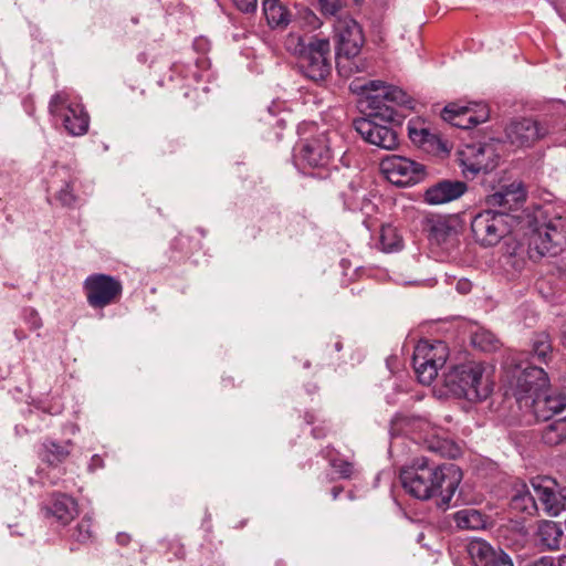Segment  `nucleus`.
<instances>
[{
  "mask_svg": "<svg viewBox=\"0 0 566 566\" xmlns=\"http://www.w3.org/2000/svg\"><path fill=\"white\" fill-rule=\"evenodd\" d=\"M364 88L368 92L366 117L354 122L356 132L367 143L379 148L392 150L398 144V133L388 124L400 125L403 116L394 105L411 107V98L400 87L387 85L381 81H370Z\"/></svg>",
  "mask_w": 566,
  "mask_h": 566,
  "instance_id": "nucleus-1",
  "label": "nucleus"
},
{
  "mask_svg": "<svg viewBox=\"0 0 566 566\" xmlns=\"http://www.w3.org/2000/svg\"><path fill=\"white\" fill-rule=\"evenodd\" d=\"M399 478L411 496L422 501L436 499L438 506L448 507L462 480V472L455 464L436 465L421 458L401 469Z\"/></svg>",
  "mask_w": 566,
  "mask_h": 566,
  "instance_id": "nucleus-2",
  "label": "nucleus"
},
{
  "mask_svg": "<svg viewBox=\"0 0 566 566\" xmlns=\"http://www.w3.org/2000/svg\"><path fill=\"white\" fill-rule=\"evenodd\" d=\"M504 396L513 397L520 408H530L537 420L546 421L566 407L563 394L549 392V380L545 370L539 366L522 369L516 364L509 380H505Z\"/></svg>",
  "mask_w": 566,
  "mask_h": 566,
  "instance_id": "nucleus-3",
  "label": "nucleus"
},
{
  "mask_svg": "<svg viewBox=\"0 0 566 566\" xmlns=\"http://www.w3.org/2000/svg\"><path fill=\"white\" fill-rule=\"evenodd\" d=\"M285 48L298 60L300 71L314 82L325 81L331 74V43L327 38H305L290 33Z\"/></svg>",
  "mask_w": 566,
  "mask_h": 566,
  "instance_id": "nucleus-4",
  "label": "nucleus"
},
{
  "mask_svg": "<svg viewBox=\"0 0 566 566\" xmlns=\"http://www.w3.org/2000/svg\"><path fill=\"white\" fill-rule=\"evenodd\" d=\"M444 386L450 392L469 401L485 400L494 382L481 363L468 361L452 367L444 375Z\"/></svg>",
  "mask_w": 566,
  "mask_h": 566,
  "instance_id": "nucleus-5",
  "label": "nucleus"
},
{
  "mask_svg": "<svg viewBox=\"0 0 566 566\" xmlns=\"http://www.w3.org/2000/svg\"><path fill=\"white\" fill-rule=\"evenodd\" d=\"M530 253L537 256L557 255L566 248V218L556 216L534 228L528 241Z\"/></svg>",
  "mask_w": 566,
  "mask_h": 566,
  "instance_id": "nucleus-6",
  "label": "nucleus"
},
{
  "mask_svg": "<svg viewBox=\"0 0 566 566\" xmlns=\"http://www.w3.org/2000/svg\"><path fill=\"white\" fill-rule=\"evenodd\" d=\"M52 116L62 120L71 136H83L90 126V116L81 103L72 102L65 91L55 93L49 103Z\"/></svg>",
  "mask_w": 566,
  "mask_h": 566,
  "instance_id": "nucleus-7",
  "label": "nucleus"
},
{
  "mask_svg": "<svg viewBox=\"0 0 566 566\" xmlns=\"http://www.w3.org/2000/svg\"><path fill=\"white\" fill-rule=\"evenodd\" d=\"M334 38L336 41L337 66L345 67L343 60L347 63L356 57L364 43L365 36L361 27L353 18L338 17L334 23Z\"/></svg>",
  "mask_w": 566,
  "mask_h": 566,
  "instance_id": "nucleus-8",
  "label": "nucleus"
},
{
  "mask_svg": "<svg viewBox=\"0 0 566 566\" xmlns=\"http://www.w3.org/2000/svg\"><path fill=\"white\" fill-rule=\"evenodd\" d=\"M447 346L443 342L430 344L421 340L417 344L412 355V365L419 381L430 385L438 375V370L444 365Z\"/></svg>",
  "mask_w": 566,
  "mask_h": 566,
  "instance_id": "nucleus-9",
  "label": "nucleus"
},
{
  "mask_svg": "<svg viewBox=\"0 0 566 566\" xmlns=\"http://www.w3.org/2000/svg\"><path fill=\"white\" fill-rule=\"evenodd\" d=\"M87 304L92 308H104L119 301L123 293L122 282L107 274L94 273L83 282Z\"/></svg>",
  "mask_w": 566,
  "mask_h": 566,
  "instance_id": "nucleus-10",
  "label": "nucleus"
},
{
  "mask_svg": "<svg viewBox=\"0 0 566 566\" xmlns=\"http://www.w3.org/2000/svg\"><path fill=\"white\" fill-rule=\"evenodd\" d=\"M507 218V213L491 209L478 213L471 222L475 241L484 247L497 244L510 232Z\"/></svg>",
  "mask_w": 566,
  "mask_h": 566,
  "instance_id": "nucleus-11",
  "label": "nucleus"
},
{
  "mask_svg": "<svg viewBox=\"0 0 566 566\" xmlns=\"http://www.w3.org/2000/svg\"><path fill=\"white\" fill-rule=\"evenodd\" d=\"M380 170L391 184L399 187L418 184L426 177L422 164L397 155L385 157L380 161Z\"/></svg>",
  "mask_w": 566,
  "mask_h": 566,
  "instance_id": "nucleus-12",
  "label": "nucleus"
},
{
  "mask_svg": "<svg viewBox=\"0 0 566 566\" xmlns=\"http://www.w3.org/2000/svg\"><path fill=\"white\" fill-rule=\"evenodd\" d=\"M552 342L549 335L546 333L535 334L530 344V349L525 353L515 354L507 358V374L509 380L513 371L516 369V364L522 366V369L530 366H537L536 364H547L552 357Z\"/></svg>",
  "mask_w": 566,
  "mask_h": 566,
  "instance_id": "nucleus-13",
  "label": "nucleus"
},
{
  "mask_svg": "<svg viewBox=\"0 0 566 566\" xmlns=\"http://www.w3.org/2000/svg\"><path fill=\"white\" fill-rule=\"evenodd\" d=\"M489 116L490 112L488 106L478 103L470 105L450 103L441 113L443 120L462 129H470L481 123H484L489 119Z\"/></svg>",
  "mask_w": 566,
  "mask_h": 566,
  "instance_id": "nucleus-14",
  "label": "nucleus"
},
{
  "mask_svg": "<svg viewBox=\"0 0 566 566\" xmlns=\"http://www.w3.org/2000/svg\"><path fill=\"white\" fill-rule=\"evenodd\" d=\"M329 138L322 134L305 140L295 155L297 165L303 168H326L332 160Z\"/></svg>",
  "mask_w": 566,
  "mask_h": 566,
  "instance_id": "nucleus-15",
  "label": "nucleus"
},
{
  "mask_svg": "<svg viewBox=\"0 0 566 566\" xmlns=\"http://www.w3.org/2000/svg\"><path fill=\"white\" fill-rule=\"evenodd\" d=\"M547 134L545 126L530 118L512 122L505 129L506 140L516 148L531 147Z\"/></svg>",
  "mask_w": 566,
  "mask_h": 566,
  "instance_id": "nucleus-16",
  "label": "nucleus"
},
{
  "mask_svg": "<svg viewBox=\"0 0 566 566\" xmlns=\"http://www.w3.org/2000/svg\"><path fill=\"white\" fill-rule=\"evenodd\" d=\"M474 566H513L510 556L501 548H493L481 538L472 539L467 547Z\"/></svg>",
  "mask_w": 566,
  "mask_h": 566,
  "instance_id": "nucleus-17",
  "label": "nucleus"
},
{
  "mask_svg": "<svg viewBox=\"0 0 566 566\" xmlns=\"http://www.w3.org/2000/svg\"><path fill=\"white\" fill-rule=\"evenodd\" d=\"M525 196L522 182H512L489 195L485 202L490 208H501V212L506 213L516 209L525 200Z\"/></svg>",
  "mask_w": 566,
  "mask_h": 566,
  "instance_id": "nucleus-18",
  "label": "nucleus"
},
{
  "mask_svg": "<svg viewBox=\"0 0 566 566\" xmlns=\"http://www.w3.org/2000/svg\"><path fill=\"white\" fill-rule=\"evenodd\" d=\"M491 147L482 144L465 145L464 148L458 151L460 166L462 172L468 176L471 174L475 176L480 171H486L490 167L486 160V151Z\"/></svg>",
  "mask_w": 566,
  "mask_h": 566,
  "instance_id": "nucleus-19",
  "label": "nucleus"
},
{
  "mask_svg": "<svg viewBox=\"0 0 566 566\" xmlns=\"http://www.w3.org/2000/svg\"><path fill=\"white\" fill-rule=\"evenodd\" d=\"M467 189L463 181L441 180L426 190L424 200L429 205H443L460 198Z\"/></svg>",
  "mask_w": 566,
  "mask_h": 566,
  "instance_id": "nucleus-20",
  "label": "nucleus"
},
{
  "mask_svg": "<svg viewBox=\"0 0 566 566\" xmlns=\"http://www.w3.org/2000/svg\"><path fill=\"white\" fill-rule=\"evenodd\" d=\"M408 135L413 144L422 147L426 151H447V147L440 137L431 133L427 127L418 126V123H408Z\"/></svg>",
  "mask_w": 566,
  "mask_h": 566,
  "instance_id": "nucleus-21",
  "label": "nucleus"
},
{
  "mask_svg": "<svg viewBox=\"0 0 566 566\" xmlns=\"http://www.w3.org/2000/svg\"><path fill=\"white\" fill-rule=\"evenodd\" d=\"M262 11L271 29H285L292 14L281 0H262Z\"/></svg>",
  "mask_w": 566,
  "mask_h": 566,
  "instance_id": "nucleus-22",
  "label": "nucleus"
},
{
  "mask_svg": "<svg viewBox=\"0 0 566 566\" xmlns=\"http://www.w3.org/2000/svg\"><path fill=\"white\" fill-rule=\"evenodd\" d=\"M563 535L562 527L553 521H543L536 532L538 545L546 551H558Z\"/></svg>",
  "mask_w": 566,
  "mask_h": 566,
  "instance_id": "nucleus-23",
  "label": "nucleus"
},
{
  "mask_svg": "<svg viewBox=\"0 0 566 566\" xmlns=\"http://www.w3.org/2000/svg\"><path fill=\"white\" fill-rule=\"evenodd\" d=\"M46 511L48 514L54 516L60 523L69 524L77 515V504L71 496L57 494Z\"/></svg>",
  "mask_w": 566,
  "mask_h": 566,
  "instance_id": "nucleus-24",
  "label": "nucleus"
},
{
  "mask_svg": "<svg viewBox=\"0 0 566 566\" xmlns=\"http://www.w3.org/2000/svg\"><path fill=\"white\" fill-rule=\"evenodd\" d=\"M458 231L446 219H436L430 223L429 238L437 244H447L457 240Z\"/></svg>",
  "mask_w": 566,
  "mask_h": 566,
  "instance_id": "nucleus-25",
  "label": "nucleus"
},
{
  "mask_svg": "<svg viewBox=\"0 0 566 566\" xmlns=\"http://www.w3.org/2000/svg\"><path fill=\"white\" fill-rule=\"evenodd\" d=\"M43 453L42 458L45 462L51 465H56L63 462L71 453V442L67 441L64 444H60L52 440H46L42 444Z\"/></svg>",
  "mask_w": 566,
  "mask_h": 566,
  "instance_id": "nucleus-26",
  "label": "nucleus"
},
{
  "mask_svg": "<svg viewBox=\"0 0 566 566\" xmlns=\"http://www.w3.org/2000/svg\"><path fill=\"white\" fill-rule=\"evenodd\" d=\"M457 526L464 530H481L485 526V516L475 509H464L455 513Z\"/></svg>",
  "mask_w": 566,
  "mask_h": 566,
  "instance_id": "nucleus-27",
  "label": "nucleus"
},
{
  "mask_svg": "<svg viewBox=\"0 0 566 566\" xmlns=\"http://www.w3.org/2000/svg\"><path fill=\"white\" fill-rule=\"evenodd\" d=\"M511 506L515 511H520L527 515H534L538 507L534 495L523 485V490L517 491L511 500Z\"/></svg>",
  "mask_w": 566,
  "mask_h": 566,
  "instance_id": "nucleus-28",
  "label": "nucleus"
},
{
  "mask_svg": "<svg viewBox=\"0 0 566 566\" xmlns=\"http://www.w3.org/2000/svg\"><path fill=\"white\" fill-rule=\"evenodd\" d=\"M543 442L547 446H557L566 440V418L555 420L547 424L542 432Z\"/></svg>",
  "mask_w": 566,
  "mask_h": 566,
  "instance_id": "nucleus-29",
  "label": "nucleus"
},
{
  "mask_svg": "<svg viewBox=\"0 0 566 566\" xmlns=\"http://www.w3.org/2000/svg\"><path fill=\"white\" fill-rule=\"evenodd\" d=\"M379 244L384 252H395L402 248V240L396 228L384 226L380 230Z\"/></svg>",
  "mask_w": 566,
  "mask_h": 566,
  "instance_id": "nucleus-30",
  "label": "nucleus"
},
{
  "mask_svg": "<svg viewBox=\"0 0 566 566\" xmlns=\"http://www.w3.org/2000/svg\"><path fill=\"white\" fill-rule=\"evenodd\" d=\"M531 485L534 491V497H537L538 501L544 505V503L555 490L556 482L549 476H536L531 480Z\"/></svg>",
  "mask_w": 566,
  "mask_h": 566,
  "instance_id": "nucleus-31",
  "label": "nucleus"
},
{
  "mask_svg": "<svg viewBox=\"0 0 566 566\" xmlns=\"http://www.w3.org/2000/svg\"><path fill=\"white\" fill-rule=\"evenodd\" d=\"M531 485L534 491V497H537L538 501L544 505V503L555 490L556 482L549 476H536L531 480Z\"/></svg>",
  "mask_w": 566,
  "mask_h": 566,
  "instance_id": "nucleus-32",
  "label": "nucleus"
},
{
  "mask_svg": "<svg viewBox=\"0 0 566 566\" xmlns=\"http://www.w3.org/2000/svg\"><path fill=\"white\" fill-rule=\"evenodd\" d=\"M428 449L448 458H455L460 452L451 440L440 437H433L432 440L428 441Z\"/></svg>",
  "mask_w": 566,
  "mask_h": 566,
  "instance_id": "nucleus-33",
  "label": "nucleus"
},
{
  "mask_svg": "<svg viewBox=\"0 0 566 566\" xmlns=\"http://www.w3.org/2000/svg\"><path fill=\"white\" fill-rule=\"evenodd\" d=\"M472 344L483 352H492L499 347L500 342L492 332L480 329L473 334Z\"/></svg>",
  "mask_w": 566,
  "mask_h": 566,
  "instance_id": "nucleus-34",
  "label": "nucleus"
},
{
  "mask_svg": "<svg viewBox=\"0 0 566 566\" xmlns=\"http://www.w3.org/2000/svg\"><path fill=\"white\" fill-rule=\"evenodd\" d=\"M296 21L298 25L307 31H315L322 27V20L308 8H301L297 11Z\"/></svg>",
  "mask_w": 566,
  "mask_h": 566,
  "instance_id": "nucleus-35",
  "label": "nucleus"
},
{
  "mask_svg": "<svg viewBox=\"0 0 566 566\" xmlns=\"http://www.w3.org/2000/svg\"><path fill=\"white\" fill-rule=\"evenodd\" d=\"M76 177H71L69 181L59 190L56 195V199L61 202L62 206L72 207L75 205L77 197L74 193V185L76 182Z\"/></svg>",
  "mask_w": 566,
  "mask_h": 566,
  "instance_id": "nucleus-36",
  "label": "nucleus"
},
{
  "mask_svg": "<svg viewBox=\"0 0 566 566\" xmlns=\"http://www.w3.org/2000/svg\"><path fill=\"white\" fill-rule=\"evenodd\" d=\"M72 536L80 543H85L92 537V521L91 518H82L76 525Z\"/></svg>",
  "mask_w": 566,
  "mask_h": 566,
  "instance_id": "nucleus-37",
  "label": "nucleus"
},
{
  "mask_svg": "<svg viewBox=\"0 0 566 566\" xmlns=\"http://www.w3.org/2000/svg\"><path fill=\"white\" fill-rule=\"evenodd\" d=\"M543 507L549 516H557L564 509L562 505V494L556 493L554 490L547 501L544 503Z\"/></svg>",
  "mask_w": 566,
  "mask_h": 566,
  "instance_id": "nucleus-38",
  "label": "nucleus"
},
{
  "mask_svg": "<svg viewBox=\"0 0 566 566\" xmlns=\"http://www.w3.org/2000/svg\"><path fill=\"white\" fill-rule=\"evenodd\" d=\"M329 464L342 479H350L354 474V464L347 460L333 459Z\"/></svg>",
  "mask_w": 566,
  "mask_h": 566,
  "instance_id": "nucleus-39",
  "label": "nucleus"
},
{
  "mask_svg": "<svg viewBox=\"0 0 566 566\" xmlns=\"http://www.w3.org/2000/svg\"><path fill=\"white\" fill-rule=\"evenodd\" d=\"M324 15H336L345 3V0H318Z\"/></svg>",
  "mask_w": 566,
  "mask_h": 566,
  "instance_id": "nucleus-40",
  "label": "nucleus"
},
{
  "mask_svg": "<svg viewBox=\"0 0 566 566\" xmlns=\"http://www.w3.org/2000/svg\"><path fill=\"white\" fill-rule=\"evenodd\" d=\"M233 2L235 7L244 13L255 12L258 8V0H233Z\"/></svg>",
  "mask_w": 566,
  "mask_h": 566,
  "instance_id": "nucleus-41",
  "label": "nucleus"
},
{
  "mask_svg": "<svg viewBox=\"0 0 566 566\" xmlns=\"http://www.w3.org/2000/svg\"><path fill=\"white\" fill-rule=\"evenodd\" d=\"M527 566H556V562L552 556H542L528 563Z\"/></svg>",
  "mask_w": 566,
  "mask_h": 566,
  "instance_id": "nucleus-42",
  "label": "nucleus"
},
{
  "mask_svg": "<svg viewBox=\"0 0 566 566\" xmlns=\"http://www.w3.org/2000/svg\"><path fill=\"white\" fill-rule=\"evenodd\" d=\"M103 467H104L103 459L98 454H94L91 458V462L88 464V470L91 472H94L95 470L101 469Z\"/></svg>",
  "mask_w": 566,
  "mask_h": 566,
  "instance_id": "nucleus-43",
  "label": "nucleus"
},
{
  "mask_svg": "<svg viewBox=\"0 0 566 566\" xmlns=\"http://www.w3.org/2000/svg\"><path fill=\"white\" fill-rule=\"evenodd\" d=\"M116 541L119 545L125 546L130 542V536L126 533H119L116 536Z\"/></svg>",
  "mask_w": 566,
  "mask_h": 566,
  "instance_id": "nucleus-44",
  "label": "nucleus"
},
{
  "mask_svg": "<svg viewBox=\"0 0 566 566\" xmlns=\"http://www.w3.org/2000/svg\"><path fill=\"white\" fill-rule=\"evenodd\" d=\"M312 433H313V437L316 438V439H321V438H324L325 437V431L323 429H319V428H314L312 430Z\"/></svg>",
  "mask_w": 566,
  "mask_h": 566,
  "instance_id": "nucleus-45",
  "label": "nucleus"
},
{
  "mask_svg": "<svg viewBox=\"0 0 566 566\" xmlns=\"http://www.w3.org/2000/svg\"><path fill=\"white\" fill-rule=\"evenodd\" d=\"M342 492H343V488L342 486H334L332 489V497H333V500H337Z\"/></svg>",
  "mask_w": 566,
  "mask_h": 566,
  "instance_id": "nucleus-46",
  "label": "nucleus"
},
{
  "mask_svg": "<svg viewBox=\"0 0 566 566\" xmlns=\"http://www.w3.org/2000/svg\"><path fill=\"white\" fill-rule=\"evenodd\" d=\"M555 562L556 566H566V555L559 556Z\"/></svg>",
  "mask_w": 566,
  "mask_h": 566,
  "instance_id": "nucleus-47",
  "label": "nucleus"
},
{
  "mask_svg": "<svg viewBox=\"0 0 566 566\" xmlns=\"http://www.w3.org/2000/svg\"><path fill=\"white\" fill-rule=\"evenodd\" d=\"M32 316L34 318V327L38 328L41 324H40V318L38 317V314L35 312L32 311Z\"/></svg>",
  "mask_w": 566,
  "mask_h": 566,
  "instance_id": "nucleus-48",
  "label": "nucleus"
},
{
  "mask_svg": "<svg viewBox=\"0 0 566 566\" xmlns=\"http://www.w3.org/2000/svg\"><path fill=\"white\" fill-rule=\"evenodd\" d=\"M334 348H335L336 352L342 350V348H343L342 342L340 340L335 342Z\"/></svg>",
  "mask_w": 566,
  "mask_h": 566,
  "instance_id": "nucleus-49",
  "label": "nucleus"
},
{
  "mask_svg": "<svg viewBox=\"0 0 566 566\" xmlns=\"http://www.w3.org/2000/svg\"><path fill=\"white\" fill-rule=\"evenodd\" d=\"M562 505L564 506L563 511H566V495L562 494Z\"/></svg>",
  "mask_w": 566,
  "mask_h": 566,
  "instance_id": "nucleus-50",
  "label": "nucleus"
},
{
  "mask_svg": "<svg viewBox=\"0 0 566 566\" xmlns=\"http://www.w3.org/2000/svg\"><path fill=\"white\" fill-rule=\"evenodd\" d=\"M364 69H360L359 66L356 65V72H361Z\"/></svg>",
  "mask_w": 566,
  "mask_h": 566,
  "instance_id": "nucleus-51",
  "label": "nucleus"
},
{
  "mask_svg": "<svg viewBox=\"0 0 566 566\" xmlns=\"http://www.w3.org/2000/svg\"><path fill=\"white\" fill-rule=\"evenodd\" d=\"M304 366H305L306 368H307V367H310V361H306V363L304 364Z\"/></svg>",
  "mask_w": 566,
  "mask_h": 566,
  "instance_id": "nucleus-52",
  "label": "nucleus"
}]
</instances>
